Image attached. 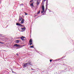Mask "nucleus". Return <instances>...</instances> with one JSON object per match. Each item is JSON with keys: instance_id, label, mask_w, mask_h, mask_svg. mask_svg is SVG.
<instances>
[{"instance_id": "11", "label": "nucleus", "mask_w": 74, "mask_h": 74, "mask_svg": "<svg viewBox=\"0 0 74 74\" xmlns=\"http://www.w3.org/2000/svg\"><path fill=\"white\" fill-rule=\"evenodd\" d=\"M23 6V3H21L20 4V7H21V6Z\"/></svg>"}, {"instance_id": "3", "label": "nucleus", "mask_w": 74, "mask_h": 74, "mask_svg": "<svg viewBox=\"0 0 74 74\" xmlns=\"http://www.w3.org/2000/svg\"><path fill=\"white\" fill-rule=\"evenodd\" d=\"M16 47H19V48H22V46H19V45H18L17 44H15L14 46V47H15V46Z\"/></svg>"}, {"instance_id": "26", "label": "nucleus", "mask_w": 74, "mask_h": 74, "mask_svg": "<svg viewBox=\"0 0 74 74\" xmlns=\"http://www.w3.org/2000/svg\"><path fill=\"white\" fill-rule=\"evenodd\" d=\"M0 36H2V35H0Z\"/></svg>"}, {"instance_id": "6", "label": "nucleus", "mask_w": 74, "mask_h": 74, "mask_svg": "<svg viewBox=\"0 0 74 74\" xmlns=\"http://www.w3.org/2000/svg\"><path fill=\"white\" fill-rule=\"evenodd\" d=\"M27 65L25 63V64H24V65H23V67H26V66H27Z\"/></svg>"}, {"instance_id": "2", "label": "nucleus", "mask_w": 74, "mask_h": 74, "mask_svg": "<svg viewBox=\"0 0 74 74\" xmlns=\"http://www.w3.org/2000/svg\"><path fill=\"white\" fill-rule=\"evenodd\" d=\"M42 10L41 11V13L42 14V13H43V12H44L45 9H44V5H43L42 6Z\"/></svg>"}, {"instance_id": "22", "label": "nucleus", "mask_w": 74, "mask_h": 74, "mask_svg": "<svg viewBox=\"0 0 74 74\" xmlns=\"http://www.w3.org/2000/svg\"><path fill=\"white\" fill-rule=\"evenodd\" d=\"M12 73H15V72L13 71H12Z\"/></svg>"}, {"instance_id": "9", "label": "nucleus", "mask_w": 74, "mask_h": 74, "mask_svg": "<svg viewBox=\"0 0 74 74\" xmlns=\"http://www.w3.org/2000/svg\"><path fill=\"white\" fill-rule=\"evenodd\" d=\"M16 43H19V40H16Z\"/></svg>"}, {"instance_id": "17", "label": "nucleus", "mask_w": 74, "mask_h": 74, "mask_svg": "<svg viewBox=\"0 0 74 74\" xmlns=\"http://www.w3.org/2000/svg\"><path fill=\"white\" fill-rule=\"evenodd\" d=\"M0 43L1 44H4V42H0Z\"/></svg>"}, {"instance_id": "27", "label": "nucleus", "mask_w": 74, "mask_h": 74, "mask_svg": "<svg viewBox=\"0 0 74 74\" xmlns=\"http://www.w3.org/2000/svg\"><path fill=\"white\" fill-rule=\"evenodd\" d=\"M32 70H33L32 69H31Z\"/></svg>"}, {"instance_id": "16", "label": "nucleus", "mask_w": 74, "mask_h": 74, "mask_svg": "<svg viewBox=\"0 0 74 74\" xmlns=\"http://www.w3.org/2000/svg\"><path fill=\"white\" fill-rule=\"evenodd\" d=\"M33 43L32 42L29 43V45H31Z\"/></svg>"}, {"instance_id": "25", "label": "nucleus", "mask_w": 74, "mask_h": 74, "mask_svg": "<svg viewBox=\"0 0 74 74\" xmlns=\"http://www.w3.org/2000/svg\"><path fill=\"white\" fill-rule=\"evenodd\" d=\"M32 1H30V2H32Z\"/></svg>"}, {"instance_id": "5", "label": "nucleus", "mask_w": 74, "mask_h": 74, "mask_svg": "<svg viewBox=\"0 0 74 74\" xmlns=\"http://www.w3.org/2000/svg\"><path fill=\"white\" fill-rule=\"evenodd\" d=\"M46 10L45 11V12H46L47 11V6H48V1H47L46 3Z\"/></svg>"}, {"instance_id": "12", "label": "nucleus", "mask_w": 74, "mask_h": 74, "mask_svg": "<svg viewBox=\"0 0 74 74\" xmlns=\"http://www.w3.org/2000/svg\"><path fill=\"white\" fill-rule=\"evenodd\" d=\"M39 4H40V2H39L38 1H37V4L38 5H39Z\"/></svg>"}, {"instance_id": "19", "label": "nucleus", "mask_w": 74, "mask_h": 74, "mask_svg": "<svg viewBox=\"0 0 74 74\" xmlns=\"http://www.w3.org/2000/svg\"><path fill=\"white\" fill-rule=\"evenodd\" d=\"M30 48H33V46H30Z\"/></svg>"}, {"instance_id": "24", "label": "nucleus", "mask_w": 74, "mask_h": 74, "mask_svg": "<svg viewBox=\"0 0 74 74\" xmlns=\"http://www.w3.org/2000/svg\"><path fill=\"white\" fill-rule=\"evenodd\" d=\"M16 55H17V56H18V53H17V54H16Z\"/></svg>"}, {"instance_id": "4", "label": "nucleus", "mask_w": 74, "mask_h": 74, "mask_svg": "<svg viewBox=\"0 0 74 74\" xmlns=\"http://www.w3.org/2000/svg\"><path fill=\"white\" fill-rule=\"evenodd\" d=\"M16 25L17 26H20V27H23V25L20 24L19 23H16Z\"/></svg>"}, {"instance_id": "14", "label": "nucleus", "mask_w": 74, "mask_h": 74, "mask_svg": "<svg viewBox=\"0 0 74 74\" xmlns=\"http://www.w3.org/2000/svg\"><path fill=\"white\" fill-rule=\"evenodd\" d=\"M40 13V10H39L38 12L37 13V14H39Z\"/></svg>"}, {"instance_id": "18", "label": "nucleus", "mask_w": 74, "mask_h": 74, "mask_svg": "<svg viewBox=\"0 0 74 74\" xmlns=\"http://www.w3.org/2000/svg\"><path fill=\"white\" fill-rule=\"evenodd\" d=\"M25 15H27V13L26 12H25Z\"/></svg>"}, {"instance_id": "20", "label": "nucleus", "mask_w": 74, "mask_h": 74, "mask_svg": "<svg viewBox=\"0 0 74 74\" xmlns=\"http://www.w3.org/2000/svg\"><path fill=\"white\" fill-rule=\"evenodd\" d=\"M52 61V60H50V62H51Z\"/></svg>"}, {"instance_id": "7", "label": "nucleus", "mask_w": 74, "mask_h": 74, "mask_svg": "<svg viewBox=\"0 0 74 74\" xmlns=\"http://www.w3.org/2000/svg\"><path fill=\"white\" fill-rule=\"evenodd\" d=\"M21 29L22 30H24V31L26 30V28L25 27H23V28H21Z\"/></svg>"}, {"instance_id": "1", "label": "nucleus", "mask_w": 74, "mask_h": 74, "mask_svg": "<svg viewBox=\"0 0 74 74\" xmlns=\"http://www.w3.org/2000/svg\"><path fill=\"white\" fill-rule=\"evenodd\" d=\"M19 19H20V21H21L22 20L21 23V24H23L24 22H25V20L22 18L20 17H19Z\"/></svg>"}, {"instance_id": "15", "label": "nucleus", "mask_w": 74, "mask_h": 74, "mask_svg": "<svg viewBox=\"0 0 74 74\" xmlns=\"http://www.w3.org/2000/svg\"><path fill=\"white\" fill-rule=\"evenodd\" d=\"M21 39V40H23V38H22V37H21V38H20Z\"/></svg>"}, {"instance_id": "28", "label": "nucleus", "mask_w": 74, "mask_h": 74, "mask_svg": "<svg viewBox=\"0 0 74 74\" xmlns=\"http://www.w3.org/2000/svg\"><path fill=\"white\" fill-rule=\"evenodd\" d=\"M23 31H21V32H23Z\"/></svg>"}, {"instance_id": "10", "label": "nucleus", "mask_w": 74, "mask_h": 74, "mask_svg": "<svg viewBox=\"0 0 74 74\" xmlns=\"http://www.w3.org/2000/svg\"><path fill=\"white\" fill-rule=\"evenodd\" d=\"M29 43L32 42V39H30V40H29Z\"/></svg>"}, {"instance_id": "13", "label": "nucleus", "mask_w": 74, "mask_h": 74, "mask_svg": "<svg viewBox=\"0 0 74 74\" xmlns=\"http://www.w3.org/2000/svg\"><path fill=\"white\" fill-rule=\"evenodd\" d=\"M30 5V6H32V7H33V3H32Z\"/></svg>"}, {"instance_id": "23", "label": "nucleus", "mask_w": 74, "mask_h": 74, "mask_svg": "<svg viewBox=\"0 0 74 74\" xmlns=\"http://www.w3.org/2000/svg\"><path fill=\"white\" fill-rule=\"evenodd\" d=\"M46 1V0H43V1Z\"/></svg>"}, {"instance_id": "21", "label": "nucleus", "mask_w": 74, "mask_h": 74, "mask_svg": "<svg viewBox=\"0 0 74 74\" xmlns=\"http://www.w3.org/2000/svg\"><path fill=\"white\" fill-rule=\"evenodd\" d=\"M22 38H25V37L24 36H22Z\"/></svg>"}, {"instance_id": "8", "label": "nucleus", "mask_w": 74, "mask_h": 74, "mask_svg": "<svg viewBox=\"0 0 74 74\" xmlns=\"http://www.w3.org/2000/svg\"><path fill=\"white\" fill-rule=\"evenodd\" d=\"M27 64V65H31V64H30V63H26Z\"/></svg>"}]
</instances>
